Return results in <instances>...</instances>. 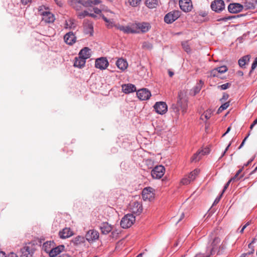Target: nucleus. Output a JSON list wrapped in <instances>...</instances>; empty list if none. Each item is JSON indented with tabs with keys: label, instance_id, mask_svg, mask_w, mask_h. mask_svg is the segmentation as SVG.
Wrapping results in <instances>:
<instances>
[{
	"label": "nucleus",
	"instance_id": "f257e3e1",
	"mask_svg": "<svg viewBox=\"0 0 257 257\" xmlns=\"http://www.w3.org/2000/svg\"><path fill=\"white\" fill-rule=\"evenodd\" d=\"M38 12V15L42 16V21L46 23H51L54 22L55 16L49 11L48 8L43 6H40Z\"/></svg>",
	"mask_w": 257,
	"mask_h": 257
},
{
	"label": "nucleus",
	"instance_id": "f03ea898",
	"mask_svg": "<svg viewBox=\"0 0 257 257\" xmlns=\"http://www.w3.org/2000/svg\"><path fill=\"white\" fill-rule=\"evenodd\" d=\"M179 99L176 104H173L172 108L173 111L176 113L177 115L179 114L180 110L181 111L183 114H184L188 108V101L186 98H181L180 94L178 95Z\"/></svg>",
	"mask_w": 257,
	"mask_h": 257
},
{
	"label": "nucleus",
	"instance_id": "7ed1b4c3",
	"mask_svg": "<svg viewBox=\"0 0 257 257\" xmlns=\"http://www.w3.org/2000/svg\"><path fill=\"white\" fill-rule=\"evenodd\" d=\"M35 251V245L33 243H26L21 248L20 257H33Z\"/></svg>",
	"mask_w": 257,
	"mask_h": 257
},
{
	"label": "nucleus",
	"instance_id": "20e7f679",
	"mask_svg": "<svg viewBox=\"0 0 257 257\" xmlns=\"http://www.w3.org/2000/svg\"><path fill=\"white\" fill-rule=\"evenodd\" d=\"M221 240L218 237H214L211 241L210 245L207 247V251H209L211 254H218L220 248Z\"/></svg>",
	"mask_w": 257,
	"mask_h": 257
},
{
	"label": "nucleus",
	"instance_id": "39448f33",
	"mask_svg": "<svg viewBox=\"0 0 257 257\" xmlns=\"http://www.w3.org/2000/svg\"><path fill=\"white\" fill-rule=\"evenodd\" d=\"M136 221V217L133 214L124 215L121 220L120 224L123 228H128L132 226Z\"/></svg>",
	"mask_w": 257,
	"mask_h": 257
},
{
	"label": "nucleus",
	"instance_id": "423d86ee",
	"mask_svg": "<svg viewBox=\"0 0 257 257\" xmlns=\"http://www.w3.org/2000/svg\"><path fill=\"white\" fill-rule=\"evenodd\" d=\"M199 172V170L195 169L193 171L191 172L188 175L184 176L181 180V183L183 185L189 184L191 182L193 181L196 179Z\"/></svg>",
	"mask_w": 257,
	"mask_h": 257
},
{
	"label": "nucleus",
	"instance_id": "0eeeda50",
	"mask_svg": "<svg viewBox=\"0 0 257 257\" xmlns=\"http://www.w3.org/2000/svg\"><path fill=\"white\" fill-rule=\"evenodd\" d=\"M180 16L179 11H173L167 13L164 17V21L167 24H172Z\"/></svg>",
	"mask_w": 257,
	"mask_h": 257
},
{
	"label": "nucleus",
	"instance_id": "6e6552de",
	"mask_svg": "<svg viewBox=\"0 0 257 257\" xmlns=\"http://www.w3.org/2000/svg\"><path fill=\"white\" fill-rule=\"evenodd\" d=\"M165 169L162 165L156 166L151 171V175L154 179H160L164 175Z\"/></svg>",
	"mask_w": 257,
	"mask_h": 257
},
{
	"label": "nucleus",
	"instance_id": "1a4fd4ad",
	"mask_svg": "<svg viewBox=\"0 0 257 257\" xmlns=\"http://www.w3.org/2000/svg\"><path fill=\"white\" fill-rule=\"evenodd\" d=\"M211 8L213 11L219 13L225 8L224 2L223 0H214L211 4Z\"/></svg>",
	"mask_w": 257,
	"mask_h": 257
},
{
	"label": "nucleus",
	"instance_id": "9d476101",
	"mask_svg": "<svg viewBox=\"0 0 257 257\" xmlns=\"http://www.w3.org/2000/svg\"><path fill=\"white\" fill-rule=\"evenodd\" d=\"M108 61L105 57L97 58L95 61V67L100 70H103L106 69L108 66Z\"/></svg>",
	"mask_w": 257,
	"mask_h": 257
},
{
	"label": "nucleus",
	"instance_id": "9b49d317",
	"mask_svg": "<svg viewBox=\"0 0 257 257\" xmlns=\"http://www.w3.org/2000/svg\"><path fill=\"white\" fill-rule=\"evenodd\" d=\"M154 108L156 112L160 114H164L166 113L168 110V106L166 102L163 101L157 102Z\"/></svg>",
	"mask_w": 257,
	"mask_h": 257
},
{
	"label": "nucleus",
	"instance_id": "f8f14e48",
	"mask_svg": "<svg viewBox=\"0 0 257 257\" xmlns=\"http://www.w3.org/2000/svg\"><path fill=\"white\" fill-rule=\"evenodd\" d=\"M154 189L150 187L145 188L142 191V197L144 200L151 201L154 198Z\"/></svg>",
	"mask_w": 257,
	"mask_h": 257
},
{
	"label": "nucleus",
	"instance_id": "ddd939ff",
	"mask_svg": "<svg viewBox=\"0 0 257 257\" xmlns=\"http://www.w3.org/2000/svg\"><path fill=\"white\" fill-rule=\"evenodd\" d=\"M179 4L181 10L186 13L190 12L193 8L191 0H179Z\"/></svg>",
	"mask_w": 257,
	"mask_h": 257
},
{
	"label": "nucleus",
	"instance_id": "4468645a",
	"mask_svg": "<svg viewBox=\"0 0 257 257\" xmlns=\"http://www.w3.org/2000/svg\"><path fill=\"white\" fill-rule=\"evenodd\" d=\"M99 236V232L94 229L89 230L85 235L86 239L88 242L94 241L98 239Z\"/></svg>",
	"mask_w": 257,
	"mask_h": 257
},
{
	"label": "nucleus",
	"instance_id": "2eb2a0df",
	"mask_svg": "<svg viewBox=\"0 0 257 257\" xmlns=\"http://www.w3.org/2000/svg\"><path fill=\"white\" fill-rule=\"evenodd\" d=\"M243 9L242 5L238 3L230 4L228 6V10L229 13L236 14L240 12Z\"/></svg>",
	"mask_w": 257,
	"mask_h": 257
},
{
	"label": "nucleus",
	"instance_id": "dca6fc26",
	"mask_svg": "<svg viewBox=\"0 0 257 257\" xmlns=\"http://www.w3.org/2000/svg\"><path fill=\"white\" fill-rule=\"evenodd\" d=\"M137 94L138 98L142 100H147L151 96L150 91L146 88L139 90L137 92Z\"/></svg>",
	"mask_w": 257,
	"mask_h": 257
},
{
	"label": "nucleus",
	"instance_id": "f3484780",
	"mask_svg": "<svg viewBox=\"0 0 257 257\" xmlns=\"http://www.w3.org/2000/svg\"><path fill=\"white\" fill-rule=\"evenodd\" d=\"M76 38L72 32L67 33L64 36V40L65 43L71 45L76 42Z\"/></svg>",
	"mask_w": 257,
	"mask_h": 257
},
{
	"label": "nucleus",
	"instance_id": "a211bd4d",
	"mask_svg": "<svg viewBox=\"0 0 257 257\" xmlns=\"http://www.w3.org/2000/svg\"><path fill=\"white\" fill-rule=\"evenodd\" d=\"M73 235L72 231L70 228L65 227L59 232V235L62 239H65Z\"/></svg>",
	"mask_w": 257,
	"mask_h": 257
},
{
	"label": "nucleus",
	"instance_id": "6ab92c4d",
	"mask_svg": "<svg viewBox=\"0 0 257 257\" xmlns=\"http://www.w3.org/2000/svg\"><path fill=\"white\" fill-rule=\"evenodd\" d=\"M139 33H145L149 31L151 29V25L149 23L142 22L137 23Z\"/></svg>",
	"mask_w": 257,
	"mask_h": 257
},
{
	"label": "nucleus",
	"instance_id": "aec40b11",
	"mask_svg": "<svg viewBox=\"0 0 257 257\" xmlns=\"http://www.w3.org/2000/svg\"><path fill=\"white\" fill-rule=\"evenodd\" d=\"M131 210L133 213L136 215H140L143 211V206L142 204L139 202H135L131 207Z\"/></svg>",
	"mask_w": 257,
	"mask_h": 257
},
{
	"label": "nucleus",
	"instance_id": "412c9836",
	"mask_svg": "<svg viewBox=\"0 0 257 257\" xmlns=\"http://www.w3.org/2000/svg\"><path fill=\"white\" fill-rule=\"evenodd\" d=\"M65 248L64 245H58L57 247L52 248V249L51 251H50L49 255L50 257H55L56 255H57L58 254H59L60 252H61L62 251L64 250Z\"/></svg>",
	"mask_w": 257,
	"mask_h": 257
},
{
	"label": "nucleus",
	"instance_id": "4be33fe9",
	"mask_svg": "<svg viewBox=\"0 0 257 257\" xmlns=\"http://www.w3.org/2000/svg\"><path fill=\"white\" fill-rule=\"evenodd\" d=\"M122 91L126 93H130L136 91V86L132 84H127L122 85Z\"/></svg>",
	"mask_w": 257,
	"mask_h": 257
},
{
	"label": "nucleus",
	"instance_id": "5701e85b",
	"mask_svg": "<svg viewBox=\"0 0 257 257\" xmlns=\"http://www.w3.org/2000/svg\"><path fill=\"white\" fill-rule=\"evenodd\" d=\"M83 0H69L70 5L76 11H79L82 8Z\"/></svg>",
	"mask_w": 257,
	"mask_h": 257
},
{
	"label": "nucleus",
	"instance_id": "b1692460",
	"mask_svg": "<svg viewBox=\"0 0 257 257\" xmlns=\"http://www.w3.org/2000/svg\"><path fill=\"white\" fill-rule=\"evenodd\" d=\"M100 229L102 234H107L112 230V227L107 222H103L102 223Z\"/></svg>",
	"mask_w": 257,
	"mask_h": 257
},
{
	"label": "nucleus",
	"instance_id": "393cba45",
	"mask_svg": "<svg viewBox=\"0 0 257 257\" xmlns=\"http://www.w3.org/2000/svg\"><path fill=\"white\" fill-rule=\"evenodd\" d=\"M85 63L86 60H84V58H82L78 56V57H75V58L74 66L79 68H81L85 66Z\"/></svg>",
	"mask_w": 257,
	"mask_h": 257
},
{
	"label": "nucleus",
	"instance_id": "a878e982",
	"mask_svg": "<svg viewBox=\"0 0 257 257\" xmlns=\"http://www.w3.org/2000/svg\"><path fill=\"white\" fill-rule=\"evenodd\" d=\"M116 65L121 70L126 69L128 66L127 61L122 58L118 59L116 62Z\"/></svg>",
	"mask_w": 257,
	"mask_h": 257
},
{
	"label": "nucleus",
	"instance_id": "bb28decb",
	"mask_svg": "<svg viewBox=\"0 0 257 257\" xmlns=\"http://www.w3.org/2000/svg\"><path fill=\"white\" fill-rule=\"evenodd\" d=\"M89 51L90 49L88 48L85 47L79 52V56L86 60L90 57Z\"/></svg>",
	"mask_w": 257,
	"mask_h": 257
},
{
	"label": "nucleus",
	"instance_id": "cd10ccee",
	"mask_svg": "<svg viewBox=\"0 0 257 257\" xmlns=\"http://www.w3.org/2000/svg\"><path fill=\"white\" fill-rule=\"evenodd\" d=\"M54 246V241H46L44 242L42 246L43 249L49 254L50 251H51L52 248Z\"/></svg>",
	"mask_w": 257,
	"mask_h": 257
},
{
	"label": "nucleus",
	"instance_id": "c85d7f7f",
	"mask_svg": "<svg viewBox=\"0 0 257 257\" xmlns=\"http://www.w3.org/2000/svg\"><path fill=\"white\" fill-rule=\"evenodd\" d=\"M254 0H246L242 5L245 10H252L255 8Z\"/></svg>",
	"mask_w": 257,
	"mask_h": 257
},
{
	"label": "nucleus",
	"instance_id": "c756f323",
	"mask_svg": "<svg viewBox=\"0 0 257 257\" xmlns=\"http://www.w3.org/2000/svg\"><path fill=\"white\" fill-rule=\"evenodd\" d=\"M86 238L82 236L78 235L72 240V242L75 245H79L85 242Z\"/></svg>",
	"mask_w": 257,
	"mask_h": 257
},
{
	"label": "nucleus",
	"instance_id": "7c9ffc66",
	"mask_svg": "<svg viewBox=\"0 0 257 257\" xmlns=\"http://www.w3.org/2000/svg\"><path fill=\"white\" fill-rule=\"evenodd\" d=\"M250 55H245L242 57H241L240 59L238 60V64L240 67H243L245 66V64L248 63L249 59H250Z\"/></svg>",
	"mask_w": 257,
	"mask_h": 257
},
{
	"label": "nucleus",
	"instance_id": "2f4dec72",
	"mask_svg": "<svg viewBox=\"0 0 257 257\" xmlns=\"http://www.w3.org/2000/svg\"><path fill=\"white\" fill-rule=\"evenodd\" d=\"M146 5L150 9L156 8L158 6L157 0H146Z\"/></svg>",
	"mask_w": 257,
	"mask_h": 257
},
{
	"label": "nucleus",
	"instance_id": "473e14b6",
	"mask_svg": "<svg viewBox=\"0 0 257 257\" xmlns=\"http://www.w3.org/2000/svg\"><path fill=\"white\" fill-rule=\"evenodd\" d=\"M85 32L86 34L92 36L93 33V26L92 23H88L85 26Z\"/></svg>",
	"mask_w": 257,
	"mask_h": 257
},
{
	"label": "nucleus",
	"instance_id": "72a5a7b5",
	"mask_svg": "<svg viewBox=\"0 0 257 257\" xmlns=\"http://www.w3.org/2000/svg\"><path fill=\"white\" fill-rule=\"evenodd\" d=\"M204 83L203 82L200 80L197 84V85L194 87L193 91H194V95L196 94L197 93H199L200 90L201 89V88L203 85Z\"/></svg>",
	"mask_w": 257,
	"mask_h": 257
},
{
	"label": "nucleus",
	"instance_id": "f704fd0d",
	"mask_svg": "<svg viewBox=\"0 0 257 257\" xmlns=\"http://www.w3.org/2000/svg\"><path fill=\"white\" fill-rule=\"evenodd\" d=\"M201 152H200L199 151L197 152H196L195 154H194L191 159V162H196L199 161L201 159V158L202 156V155H201Z\"/></svg>",
	"mask_w": 257,
	"mask_h": 257
},
{
	"label": "nucleus",
	"instance_id": "c9c22d12",
	"mask_svg": "<svg viewBox=\"0 0 257 257\" xmlns=\"http://www.w3.org/2000/svg\"><path fill=\"white\" fill-rule=\"evenodd\" d=\"M130 25L131 27V34H139L137 23H133Z\"/></svg>",
	"mask_w": 257,
	"mask_h": 257
},
{
	"label": "nucleus",
	"instance_id": "e433bc0d",
	"mask_svg": "<svg viewBox=\"0 0 257 257\" xmlns=\"http://www.w3.org/2000/svg\"><path fill=\"white\" fill-rule=\"evenodd\" d=\"M118 29L120 31L123 32L124 33L130 34L131 33V27L130 25H127L126 26H119L118 27Z\"/></svg>",
	"mask_w": 257,
	"mask_h": 257
},
{
	"label": "nucleus",
	"instance_id": "4c0bfd02",
	"mask_svg": "<svg viewBox=\"0 0 257 257\" xmlns=\"http://www.w3.org/2000/svg\"><path fill=\"white\" fill-rule=\"evenodd\" d=\"M93 5H95L94 0H83L82 6H83L84 7H92Z\"/></svg>",
	"mask_w": 257,
	"mask_h": 257
},
{
	"label": "nucleus",
	"instance_id": "58836bf2",
	"mask_svg": "<svg viewBox=\"0 0 257 257\" xmlns=\"http://www.w3.org/2000/svg\"><path fill=\"white\" fill-rule=\"evenodd\" d=\"M230 104V101H228L227 102H226L224 103L223 104H222L218 108L217 110V112L220 113L224 110L227 109L228 107L229 106Z\"/></svg>",
	"mask_w": 257,
	"mask_h": 257
},
{
	"label": "nucleus",
	"instance_id": "ea45409f",
	"mask_svg": "<svg viewBox=\"0 0 257 257\" xmlns=\"http://www.w3.org/2000/svg\"><path fill=\"white\" fill-rule=\"evenodd\" d=\"M65 28H69L72 29L73 28H74V20L70 19L68 21H66L65 22Z\"/></svg>",
	"mask_w": 257,
	"mask_h": 257
},
{
	"label": "nucleus",
	"instance_id": "a19ab883",
	"mask_svg": "<svg viewBox=\"0 0 257 257\" xmlns=\"http://www.w3.org/2000/svg\"><path fill=\"white\" fill-rule=\"evenodd\" d=\"M212 112V111L211 109H208L204 112V113L202 115V117L204 116L206 119H208L210 118Z\"/></svg>",
	"mask_w": 257,
	"mask_h": 257
},
{
	"label": "nucleus",
	"instance_id": "79ce46f5",
	"mask_svg": "<svg viewBox=\"0 0 257 257\" xmlns=\"http://www.w3.org/2000/svg\"><path fill=\"white\" fill-rule=\"evenodd\" d=\"M218 71L219 74H222L226 72L228 70L227 67L225 65L216 68Z\"/></svg>",
	"mask_w": 257,
	"mask_h": 257
},
{
	"label": "nucleus",
	"instance_id": "37998d69",
	"mask_svg": "<svg viewBox=\"0 0 257 257\" xmlns=\"http://www.w3.org/2000/svg\"><path fill=\"white\" fill-rule=\"evenodd\" d=\"M211 255H213L211 254L209 251H207L206 253H198L194 257H210Z\"/></svg>",
	"mask_w": 257,
	"mask_h": 257
},
{
	"label": "nucleus",
	"instance_id": "c03bdc74",
	"mask_svg": "<svg viewBox=\"0 0 257 257\" xmlns=\"http://www.w3.org/2000/svg\"><path fill=\"white\" fill-rule=\"evenodd\" d=\"M230 85H231L230 83H226L223 84L222 85H219V86H218L217 87H218V88H219L221 90H225V89H227L228 88H229Z\"/></svg>",
	"mask_w": 257,
	"mask_h": 257
},
{
	"label": "nucleus",
	"instance_id": "a18cd8bd",
	"mask_svg": "<svg viewBox=\"0 0 257 257\" xmlns=\"http://www.w3.org/2000/svg\"><path fill=\"white\" fill-rule=\"evenodd\" d=\"M219 73H218V71L217 70V69L216 68H214L213 69H212L211 71H210V76H212V77H219Z\"/></svg>",
	"mask_w": 257,
	"mask_h": 257
},
{
	"label": "nucleus",
	"instance_id": "49530a36",
	"mask_svg": "<svg viewBox=\"0 0 257 257\" xmlns=\"http://www.w3.org/2000/svg\"><path fill=\"white\" fill-rule=\"evenodd\" d=\"M89 15V13L88 12H87L86 11H84V12L79 13L78 15V17L80 19H82V18L85 17L86 16H88Z\"/></svg>",
	"mask_w": 257,
	"mask_h": 257
},
{
	"label": "nucleus",
	"instance_id": "de8ad7c7",
	"mask_svg": "<svg viewBox=\"0 0 257 257\" xmlns=\"http://www.w3.org/2000/svg\"><path fill=\"white\" fill-rule=\"evenodd\" d=\"M142 0H130V3L133 7L137 6L141 2Z\"/></svg>",
	"mask_w": 257,
	"mask_h": 257
},
{
	"label": "nucleus",
	"instance_id": "09e8293b",
	"mask_svg": "<svg viewBox=\"0 0 257 257\" xmlns=\"http://www.w3.org/2000/svg\"><path fill=\"white\" fill-rule=\"evenodd\" d=\"M103 19L107 23L108 27H112L113 26V24L111 20L107 19L105 17H103Z\"/></svg>",
	"mask_w": 257,
	"mask_h": 257
},
{
	"label": "nucleus",
	"instance_id": "8fccbe9b",
	"mask_svg": "<svg viewBox=\"0 0 257 257\" xmlns=\"http://www.w3.org/2000/svg\"><path fill=\"white\" fill-rule=\"evenodd\" d=\"M239 175L236 173V174L235 175V176L231 178L230 179V180H231V181H237V180L240 179L241 178H242L243 177V174L241 175L240 176H239Z\"/></svg>",
	"mask_w": 257,
	"mask_h": 257
},
{
	"label": "nucleus",
	"instance_id": "3c124183",
	"mask_svg": "<svg viewBox=\"0 0 257 257\" xmlns=\"http://www.w3.org/2000/svg\"><path fill=\"white\" fill-rule=\"evenodd\" d=\"M235 16H228V17H224L222 18H220L218 20V21H224L226 22L228 20H231L233 18H234Z\"/></svg>",
	"mask_w": 257,
	"mask_h": 257
},
{
	"label": "nucleus",
	"instance_id": "603ef678",
	"mask_svg": "<svg viewBox=\"0 0 257 257\" xmlns=\"http://www.w3.org/2000/svg\"><path fill=\"white\" fill-rule=\"evenodd\" d=\"M199 151L201 152V154L202 156L207 155L210 153V150L208 148H205Z\"/></svg>",
	"mask_w": 257,
	"mask_h": 257
},
{
	"label": "nucleus",
	"instance_id": "864d4df0",
	"mask_svg": "<svg viewBox=\"0 0 257 257\" xmlns=\"http://www.w3.org/2000/svg\"><path fill=\"white\" fill-rule=\"evenodd\" d=\"M229 97V95L227 93H223V96L222 98L220 99V101L221 102H223L224 101H226Z\"/></svg>",
	"mask_w": 257,
	"mask_h": 257
},
{
	"label": "nucleus",
	"instance_id": "5fc2aeb1",
	"mask_svg": "<svg viewBox=\"0 0 257 257\" xmlns=\"http://www.w3.org/2000/svg\"><path fill=\"white\" fill-rule=\"evenodd\" d=\"M257 66V57L255 58L254 60L253 61L252 65H251V69L250 71V73H251Z\"/></svg>",
	"mask_w": 257,
	"mask_h": 257
},
{
	"label": "nucleus",
	"instance_id": "6e6d98bb",
	"mask_svg": "<svg viewBox=\"0 0 257 257\" xmlns=\"http://www.w3.org/2000/svg\"><path fill=\"white\" fill-rule=\"evenodd\" d=\"M231 182V180H229L226 184L225 185H224V188H223V189L222 191V194H223L224 193V192L225 191V190L227 189V188L228 187L230 182Z\"/></svg>",
	"mask_w": 257,
	"mask_h": 257
},
{
	"label": "nucleus",
	"instance_id": "4d7b16f0",
	"mask_svg": "<svg viewBox=\"0 0 257 257\" xmlns=\"http://www.w3.org/2000/svg\"><path fill=\"white\" fill-rule=\"evenodd\" d=\"M250 135V133H249L245 137V138L243 139V140L242 141V143H241L240 145L239 146V147H238V149H241L244 145V143H245V142L246 141V139H247V138L248 137V136Z\"/></svg>",
	"mask_w": 257,
	"mask_h": 257
},
{
	"label": "nucleus",
	"instance_id": "13d9d810",
	"mask_svg": "<svg viewBox=\"0 0 257 257\" xmlns=\"http://www.w3.org/2000/svg\"><path fill=\"white\" fill-rule=\"evenodd\" d=\"M254 158H255V156H253L251 159H250L248 161V162L246 164H244L243 166H244V167H246V166H248L253 161V160L254 159Z\"/></svg>",
	"mask_w": 257,
	"mask_h": 257
},
{
	"label": "nucleus",
	"instance_id": "bf43d9fd",
	"mask_svg": "<svg viewBox=\"0 0 257 257\" xmlns=\"http://www.w3.org/2000/svg\"><path fill=\"white\" fill-rule=\"evenodd\" d=\"M93 10L94 13L96 14H99L101 13V11L97 8H94Z\"/></svg>",
	"mask_w": 257,
	"mask_h": 257
},
{
	"label": "nucleus",
	"instance_id": "052dcab7",
	"mask_svg": "<svg viewBox=\"0 0 257 257\" xmlns=\"http://www.w3.org/2000/svg\"><path fill=\"white\" fill-rule=\"evenodd\" d=\"M257 124V118L253 121L252 123L250 126V129L252 130L254 126Z\"/></svg>",
	"mask_w": 257,
	"mask_h": 257
},
{
	"label": "nucleus",
	"instance_id": "680f3d73",
	"mask_svg": "<svg viewBox=\"0 0 257 257\" xmlns=\"http://www.w3.org/2000/svg\"><path fill=\"white\" fill-rule=\"evenodd\" d=\"M32 2V0H21V3L23 4V5H27L29 3H31Z\"/></svg>",
	"mask_w": 257,
	"mask_h": 257
},
{
	"label": "nucleus",
	"instance_id": "e2e57ef3",
	"mask_svg": "<svg viewBox=\"0 0 257 257\" xmlns=\"http://www.w3.org/2000/svg\"><path fill=\"white\" fill-rule=\"evenodd\" d=\"M222 195V193H221L219 196H218V197H217V198H216V199L215 200L214 203H218V202L219 201V200H220V198H221Z\"/></svg>",
	"mask_w": 257,
	"mask_h": 257
},
{
	"label": "nucleus",
	"instance_id": "0e129e2a",
	"mask_svg": "<svg viewBox=\"0 0 257 257\" xmlns=\"http://www.w3.org/2000/svg\"><path fill=\"white\" fill-rule=\"evenodd\" d=\"M230 146V144H229L228 146L226 148L225 150H224V151L223 152V153H222L221 156L220 157V158H222L224 155L226 153V151H227V150L228 149L229 146Z\"/></svg>",
	"mask_w": 257,
	"mask_h": 257
},
{
	"label": "nucleus",
	"instance_id": "69168bd1",
	"mask_svg": "<svg viewBox=\"0 0 257 257\" xmlns=\"http://www.w3.org/2000/svg\"><path fill=\"white\" fill-rule=\"evenodd\" d=\"M183 47H184V49L185 50V51L187 52H188L190 51V48H189V46L186 45L185 46L184 45H183Z\"/></svg>",
	"mask_w": 257,
	"mask_h": 257
},
{
	"label": "nucleus",
	"instance_id": "338daca9",
	"mask_svg": "<svg viewBox=\"0 0 257 257\" xmlns=\"http://www.w3.org/2000/svg\"><path fill=\"white\" fill-rule=\"evenodd\" d=\"M0 257H6L5 253L3 251H0Z\"/></svg>",
	"mask_w": 257,
	"mask_h": 257
},
{
	"label": "nucleus",
	"instance_id": "774afa93",
	"mask_svg": "<svg viewBox=\"0 0 257 257\" xmlns=\"http://www.w3.org/2000/svg\"><path fill=\"white\" fill-rule=\"evenodd\" d=\"M9 257H18L17 254L14 252H11L9 255Z\"/></svg>",
	"mask_w": 257,
	"mask_h": 257
}]
</instances>
